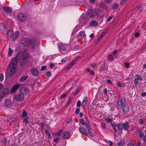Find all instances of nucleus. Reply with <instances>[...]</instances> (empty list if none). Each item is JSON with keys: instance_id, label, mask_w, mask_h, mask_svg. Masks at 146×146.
<instances>
[{"instance_id": "obj_1", "label": "nucleus", "mask_w": 146, "mask_h": 146, "mask_svg": "<svg viewBox=\"0 0 146 146\" xmlns=\"http://www.w3.org/2000/svg\"><path fill=\"white\" fill-rule=\"evenodd\" d=\"M17 57H15L9 64L6 74V76L8 77L11 78L15 74L17 70Z\"/></svg>"}, {"instance_id": "obj_2", "label": "nucleus", "mask_w": 146, "mask_h": 146, "mask_svg": "<svg viewBox=\"0 0 146 146\" xmlns=\"http://www.w3.org/2000/svg\"><path fill=\"white\" fill-rule=\"evenodd\" d=\"M27 53L25 52H24L21 54L20 60V65L22 67L23 66L26 62L28 57Z\"/></svg>"}, {"instance_id": "obj_3", "label": "nucleus", "mask_w": 146, "mask_h": 146, "mask_svg": "<svg viewBox=\"0 0 146 146\" xmlns=\"http://www.w3.org/2000/svg\"><path fill=\"white\" fill-rule=\"evenodd\" d=\"M111 125L113 127V129L116 131H118L119 130L122 131L123 129L122 124H115L114 123H111Z\"/></svg>"}, {"instance_id": "obj_4", "label": "nucleus", "mask_w": 146, "mask_h": 146, "mask_svg": "<svg viewBox=\"0 0 146 146\" xmlns=\"http://www.w3.org/2000/svg\"><path fill=\"white\" fill-rule=\"evenodd\" d=\"M25 96L19 93L15 95L13 98V99L17 102H21L24 100Z\"/></svg>"}, {"instance_id": "obj_5", "label": "nucleus", "mask_w": 146, "mask_h": 146, "mask_svg": "<svg viewBox=\"0 0 146 146\" xmlns=\"http://www.w3.org/2000/svg\"><path fill=\"white\" fill-rule=\"evenodd\" d=\"M80 58V57L78 56L77 58H75L66 67L65 69V71H68L72 68L74 64Z\"/></svg>"}, {"instance_id": "obj_6", "label": "nucleus", "mask_w": 146, "mask_h": 146, "mask_svg": "<svg viewBox=\"0 0 146 146\" xmlns=\"http://www.w3.org/2000/svg\"><path fill=\"white\" fill-rule=\"evenodd\" d=\"M29 92L28 88L27 87L24 86L21 88L19 90V92L25 96L27 95Z\"/></svg>"}, {"instance_id": "obj_7", "label": "nucleus", "mask_w": 146, "mask_h": 146, "mask_svg": "<svg viewBox=\"0 0 146 146\" xmlns=\"http://www.w3.org/2000/svg\"><path fill=\"white\" fill-rule=\"evenodd\" d=\"M26 17V16L24 14L21 13L18 15L17 19L19 22L23 23L25 21Z\"/></svg>"}, {"instance_id": "obj_8", "label": "nucleus", "mask_w": 146, "mask_h": 146, "mask_svg": "<svg viewBox=\"0 0 146 146\" xmlns=\"http://www.w3.org/2000/svg\"><path fill=\"white\" fill-rule=\"evenodd\" d=\"M5 102V106L7 108H10L13 104L12 101L10 98L6 99Z\"/></svg>"}, {"instance_id": "obj_9", "label": "nucleus", "mask_w": 146, "mask_h": 146, "mask_svg": "<svg viewBox=\"0 0 146 146\" xmlns=\"http://www.w3.org/2000/svg\"><path fill=\"white\" fill-rule=\"evenodd\" d=\"M124 99L121 98L120 100L118 101L117 103V106L118 109L121 108L123 105L125 104V100H123Z\"/></svg>"}, {"instance_id": "obj_10", "label": "nucleus", "mask_w": 146, "mask_h": 146, "mask_svg": "<svg viewBox=\"0 0 146 146\" xmlns=\"http://www.w3.org/2000/svg\"><path fill=\"white\" fill-rule=\"evenodd\" d=\"M59 49L61 50L64 52H67L68 51V47L65 44H62L59 46Z\"/></svg>"}, {"instance_id": "obj_11", "label": "nucleus", "mask_w": 146, "mask_h": 146, "mask_svg": "<svg viewBox=\"0 0 146 146\" xmlns=\"http://www.w3.org/2000/svg\"><path fill=\"white\" fill-rule=\"evenodd\" d=\"M32 74L34 76H37L39 75V73L38 70L36 68H32L31 70Z\"/></svg>"}, {"instance_id": "obj_12", "label": "nucleus", "mask_w": 146, "mask_h": 146, "mask_svg": "<svg viewBox=\"0 0 146 146\" xmlns=\"http://www.w3.org/2000/svg\"><path fill=\"white\" fill-rule=\"evenodd\" d=\"M22 42L25 46L28 45L31 43L30 40L28 38H23L22 40Z\"/></svg>"}, {"instance_id": "obj_13", "label": "nucleus", "mask_w": 146, "mask_h": 146, "mask_svg": "<svg viewBox=\"0 0 146 146\" xmlns=\"http://www.w3.org/2000/svg\"><path fill=\"white\" fill-rule=\"evenodd\" d=\"M136 76H137V78H135L134 82L135 85H137L139 83V82L138 81V80H142V77L138 74H136Z\"/></svg>"}, {"instance_id": "obj_14", "label": "nucleus", "mask_w": 146, "mask_h": 146, "mask_svg": "<svg viewBox=\"0 0 146 146\" xmlns=\"http://www.w3.org/2000/svg\"><path fill=\"white\" fill-rule=\"evenodd\" d=\"M129 107L128 105L125 104L124 105L123 108V113L125 114H127L129 111Z\"/></svg>"}, {"instance_id": "obj_15", "label": "nucleus", "mask_w": 146, "mask_h": 146, "mask_svg": "<svg viewBox=\"0 0 146 146\" xmlns=\"http://www.w3.org/2000/svg\"><path fill=\"white\" fill-rule=\"evenodd\" d=\"M62 137L66 139H68L70 136V133L68 131H65L62 133Z\"/></svg>"}, {"instance_id": "obj_16", "label": "nucleus", "mask_w": 146, "mask_h": 146, "mask_svg": "<svg viewBox=\"0 0 146 146\" xmlns=\"http://www.w3.org/2000/svg\"><path fill=\"white\" fill-rule=\"evenodd\" d=\"M79 130L82 134L86 136L88 135V133L84 128L80 127L79 128Z\"/></svg>"}, {"instance_id": "obj_17", "label": "nucleus", "mask_w": 146, "mask_h": 146, "mask_svg": "<svg viewBox=\"0 0 146 146\" xmlns=\"http://www.w3.org/2000/svg\"><path fill=\"white\" fill-rule=\"evenodd\" d=\"M122 129L126 131L129 128V123L127 121H125V123H123L122 124Z\"/></svg>"}, {"instance_id": "obj_18", "label": "nucleus", "mask_w": 146, "mask_h": 146, "mask_svg": "<svg viewBox=\"0 0 146 146\" xmlns=\"http://www.w3.org/2000/svg\"><path fill=\"white\" fill-rule=\"evenodd\" d=\"M19 87L20 85L19 84L14 85L13 87L11 90V92L14 93L15 92Z\"/></svg>"}, {"instance_id": "obj_19", "label": "nucleus", "mask_w": 146, "mask_h": 146, "mask_svg": "<svg viewBox=\"0 0 146 146\" xmlns=\"http://www.w3.org/2000/svg\"><path fill=\"white\" fill-rule=\"evenodd\" d=\"M19 32L18 31L16 32L13 35V37L11 38V40L12 41H14L16 38H17L19 35Z\"/></svg>"}, {"instance_id": "obj_20", "label": "nucleus", "mask_w": 146, "mask_h": 146, "mask_svg": "<svg viewBox=\"0 0 146 146\" xmlns=\"http://www.w3.org/2000/svg\"><path fill=\"white\" fill-rule=\"evenodd\" d=\"M3 9L5 11L9 13H11L12 11V9L9 7H3Z\"/></svg>"}, {"instance_id": "obj_21", "label": "nucleus", "mask_w": 146, "mask_h": 146, "mask_svg": "<svg viewBox=\"0 0 146 146\" xmlns=\"http://www.w3.org/2000/svg\"><path fill=\"white\" fill-rule=\"evenodd\" d=\"M13 32L11 30H10L8 31L7 33V36L8 37V38L11 37L13 35Z\"/></svg>"}, {"instance_id": "obj_22", "label": "nucleus", "mask_w": 146, "mask_h": 146, "mask_svg": "<svg viewBox=\"0 0 146 146\" xmlns=\"http://www.w3.org/2000/svg\"><path fill=\"white\" fill-rule=\"evenodd\" d=\"M88 13L89 15H90L91 17H93L95 16L94 12L92 10H89L88 11Z\"/></svg>"}, {"instance_id": "obj_23", "label": "nucleus", "mask_w": 146, "mask_h": 146, "mask_svg": "<svg viewBox=\"0 0 146 146\" xmlns=\"http://www.w3.org/2000/svg\"><path fill=\"white\" fill-rule=\"evenodd\" d=\"M88 98L87 96L85 97L82 103V105L84 106H86L88 102Z\"/></svg>"}, {"instance_id": "obj_24", "label": "nucleus", "mask_w": 146, "mask_h": 146, "mask_svg": "<svg viewBox=\"0 0 146 146\" xmlns=\"http://www.w3.org/2000/svg\"><path fill=\"white\" fill-rule=\"evenodd\" d=\"M6 28V25L3 23H0V29L1 30H4Z\"/></svg>"}, {"instance_id": "obj_25", "label": "nucleus", "mask_w": 146, "mask_h": 146, "mask_svg": "<svg viewBox=\"0 0 146 146\" xmlns=\"http://www.w3.org/2000/svg\"><path fill=\"white\" fill-rule=\"evenodd\" d=\"M97 22L95 20H92L90 22V25L91 26H95L97 25Z\"/></svg>"}, {"instance_id": "obj_26", "label": "nucleus", "mask_w": 146, "mask_h": 146, "mask_svg": "<svg viewBox=\"0 0 146 146\" xmlns=\"http://www.w3.org/2000/svg\"><path fill=\"white\" fill-rule=\"evenodd\" d=\"M63 130L62 129L59 130L57 132L54 133V135L57 136H60L61 133L63 132Z\"/></svg>"}, {"instance_id": "obj_27", "label": "nucleus", "mask_w": 146, "mask_h": 146, "mask_svg": "<svg viewBox=\"0 0 146 146\" xmlns=\"http://www.w3.org/2000/svg\"><path fill=\"white\" fill-rule=\"evenodd\" d=\"M25 119H23V122L25 123L26 124H28L29 123L28 119L29 117H25L24 118Z\"/></svg>"}, {"instance_id": "obj_28", "label": "nucleus", "mask_w": 146, "mask_h": 146, "mask_svg": "<svg viewBox=\"0 0 146 146\" xmlns=\"http://www.w3.org/2000/svg\"><path fill=\"white\" fill-rule=\"evenodd\" d=\"M28 113L26 111H23L22 112V117L23 118H25L27 116Z\"/></svg>"}, {"instance_id": "obj_29", "label": "nucleus", "mask_w": 146, "mask_h": 146, "mask_svg": "<svg viewBox=\"0 0 146 146\" xmlns=\"http://www.w3.org/2000/svg\"><path fill=\"white\" fill-rule=\"evenodd\" d=\"M28 77L27 76H23L20 79V82H23L26 80L27 78Z\"/></svg>"}, {"instance_id": "obj_30", "label": "nucleus", "mask_w": 146, "mask_h": 146, "mask_svg": "<svg viewBox=\"0 0 146 146\" xmlns=\"http://www.w3.org/2000/svg\"><path fill=\"white\" fill-rule=\"evenodd\" d=\"M100 7L104 9H106L107 8V7L104 3H102L100 5Z\"/></svg>"}, {"instance_id": "obj_31", "label": "nucleus", "mask_w": 146, "mask_h": 146, "mask_svg": "<svg viewBox=\"0 0 146 146\" xmlns=\"http://www.w3.org/2000/svg\"><path fill=\"white\" fill-rule=\"evenodd\" d=\"M45 132L48 135V138L51 139V136L50 132L47 130H45Z\"/></svg>"}, {"instance_id": "obj_32", "label": "nucleus", "mask_w": 146, "mask_h": 146, "mask_svg": "<svg viewBox=\"0 0 146 146\" xmlns=\"http://www.w3.org/2000/svg\"><path fill=\"white\" fill-rule=\"evenodd\" d=\"M13 52V50L11 48H9V52L8 56L9 57L11 56Z\"/></svg>"}, {"instance_id": "obj_33", "label": "nucleus", "mask_w": 146, "mask_h": 146, "mask_svg": "<svg viewBox=\"0 0 146 146\" xmlns=\"http://www.w3.org/2000/svg\"><path fill=\"white\" fill-rule=\"evenodd\" d=\"M124 144L125 142L123 140H121L117 145L118 146H121L124 145Z\"/></svg>"}, {"instance_id": "obj_34", "label": "nucleus", "mask_w": 146, "mask_h": 146, "mask_svg": "<svg viewBox=\"0 0 146 146\" xmlns=\"http://www.w3.org/2000/svg\"><path fill=\"white\" fill-rule=\"evenodd\" d=\"M136 8L137 11H139V12H140L142 9V7L140 5L137 6Z\"/></svg>"}, {"instance_id": "obj_35", "label": "nucleus", "mask_w": 146, "mask_h": 146, "mask_svg": "<svg viewBox=\"0 0 146 146\" xmlns=\"http://www.w3.org/2000/svg\"><path fill=\"white\" fill-rule=\"evenodd\" d=\"M139 137L140 139H141L142 138L144 135V133L143 131H141L139 132Z\"/></svg>"}, {"instance_id": "obj_36", "label": "nucleus", "mask_w": 146, "mask_h": 146, "mask_svg": "<svg viewBox=\"0 0 146 146\" xmlns=\"http://www.w3.org/2000/svg\"><path fill=\"white\" fill-rule=\"evenodd\" d=\"M81 88L78 87L76 89V92L73 94V95H75L77 94L79 91L81 90Z\"/></svg>"}, {"instance_id": "obj_37", "label": "nucleus", "mask_w": 146, "mask_h": 146, "mask_svg": "<svg viewBox=\"0 0 146 146\" xmlns=\"http://www.w3.org/2000/svg\"><path fill=\"white\" fill-rule=\"evenodd\" d=\"M106 34V32H103L99 36V37L100 38H101V39Z\"/></svg>"}, {"instance_id": "obj_38", "label": "nucleus", "mask_w": 146, "mask_h": 146, "mask_svg": "<svg viewBox=\"0 0 146 146\" xmlns=\"http://www.w3.org/2000/svg\"><path fill=\"white\" fill-rule=\"evenodd\" d=\"M106 62L104 61H102L100 63V66L102 68H104L105 66Z\"/></svg>"}, {"instance_id": "obj_39", "label": "nucleus", "mask_w": 146, "mask_h": 146, "mask_svg": "<svg viewBox=\"0 0 146 146\" xmlns=\"http://www.w3.org/2000/svg\"><path fill=\"white\" fill-rule=\"evenodd\" d=\"M3 142L4 145H6V143L7 141V138L6 137H4L3 139Z\"/></svg>"}, {"instance_id": "obj_40", "label": "nucleus", "mask_w": 146, "mask_h": 146, "mask_svg": "<svg viewBox=\"0 0 146 146\" xmlns=\"http://www.w3.org/2000/svg\"><path fill=\"white\" fill-rule=\"evenodd\" d=\"M90 130H88V134L91 137H93L94 136V134Z\"/></svg>"}, {"instance_id": "obj_41", "label": "nucleus", "mask_w": 146, "mask_h": 146, "mask_svg": "<svg viewBox=\"0 0 146 146\" xmlns=\"http://www.w3.org/2000/svg\"><path fill=\"white\" fill-rule=\"evenodd\" d=\"M113 15H110L107 19L106 22H110L111 20L113 18Z\"/></svg>"}, {"instance_id": "obj_42", "label": "nucleus", "mask_w": 146, "mask_h": 146, "mask_svg": "<svg viewBox=\"0 0 146 146\" xmlns=\"http://www.w3.org/2000/svg\"><path fill=\"white\" fill-rule=\"evenodd\" d=\"M105 121H108L110 122H111L113 121V119H112L108 118H106L105 119Z\"/></svg>"}, {"instance_id": "obj_43", "label": "nucleus", "mask_w": 146, "mask_h": 146, "mask_svg": "<svg viewBox=\"0 0 146 146\" xmlns=\"http://www.w3.org/2000/svg\"><path fill=\"white\" fill-rule=\"evenodd\" d=\"M79 121L82 124V125H85V121L83 119L81 118L80 119Z\"/></svg>"}, {"instance_id": "obj_44", "label": "nucleus", "mask_w": 146, "mask_h": 146, "mask_svg": "<svg viewBox=\"0 0 146 146\" xmlns=\"http://www.w3.org/2000/svg\"><path fill=\"white\" fill-rule=\"evenodd\" d=\"M85 125L86 127V128L89 130H91V128L90 127V124L89 123H85Z\"/></svg>"}, {"instance_id": "obj_45", "label": "nucleus", "mask_w": 146, "mask_h": 146, "mask_svg": "<svg viewBox=\"0 0 146 146\" xmlns=\"http://www.w3.org/2000/svg\"><path fill=\"white\" fill-rule=\"evenodd\" d=\"M95 13L96 16H99L100 13L99 10H96L95 11Z\"/></svg>"}, {"instance_id": "obj_46", "label": "nucleus", "mask_w": 146, "mask_h": 146, "mask_svg": "<svg viewBox=\"0 0 146 146\" xmlns=\"http://www.w3.org/2000/svg\"><path fill=\"white\" fill-rule=\"evenodd\" d=\"M118 7V5L117 3H116L113 5V10L116 9Z\"/></svg>"}, {"instance_id": "obj_47", "label": "nucleus", "mask_w": 146, "mask_h": 146, "mask_svg": "<svg viewBox=\"0 0 146 146\" xmlns=\"http://www.w3.org/2000/svg\"><path fill=\"white\" fill-rule=\"evenodd\" d=\"M108 58L110 61H112L113 60V56L112 55H110L108 56Z\"/></svg>"}, {"instance_id": "obj_48", "label": "nucleus", "mask_w": 146, "mask_h": 146, "mask_svg": "<svg viewBox=\"0 0 146 146\" xmlns=\"http://www.w3.org/2000/svg\"><path fill=\"white\" fill-rule=\"evenodd\" d=\"M125 67L126 68H129L130 66V64L129 62H126L125 63Z\"/></svg>"}, {"instance_id": "obj_49", "label": "nucleus", "mask_w": 146, "mask_h": 146, "mask_svg": "<svg viewBox=\"0 0 146 146\" xmlns=\"http://www.w3.org/2000/svg\"><path fill=\"white\" fill-rule=\"evenodd\" d=\"M101 127L102 129H104L106 127V125L104 123H101Z\"/></svg>"}, {"instance_id": "obj_50", "label": "nucleus", "mask_w": 146, "mask_h": 146, "mask_svg": "<svg viewBox=\"0 0 146 146\" xmlns=\"http://www.w3.org/2000/svg\"><path fill=\"white\" fill-rule=\"evenodd\" d=\"M80 35L82 36H86L85 33L83 31H81L80 33Z\"/></svg>"}, {"instance_id": "obj_51", "label": "nucleus", "mask_w": 146, "mask_h": 146, "mask_svg": "<svg viewBox=\"0 0 146 146\" xmlns=\"http://www.w3.org/2000/svg\"><path fill=\"white\" fill-rule=\"evenodd\" d=\"M3 75L2 74H0V81H2L3 80Z\"/></svg>"}, {"instance_id": "obj_52", "label": "nucleus", "mask_w": 146, "mask_h": 146, "mask_svg": "<svg viewBox=\"0 0 146 146\" xmlns=\"http://www.w3.org/2000/svg\"><path fill=\"white\" fill-rule=\"evenodd\" d=\"M117 85V87H122V84L120 82H118Z\"/></svg>"}, {"instance_id": "obj_53", "label": "nucleus", "mask_w": 146, "mask_h": 146, "mask_svg": "<svg viewBox=\"0 0 146 146\" xmlns=\"http://www.w3.org/2000/svg\"><path fill=\"white\" fill-rule=\"evenodd\" d=\"M46 74L48 77L50 76H51V73L50 71H48L46 72Z\"/></svg>"}, {"instance_id": "obj_54", "label": "nucleus", "mask_w": 146, "mask_h": 146, "mask_svg": "<svg viewBox=\"0 0 146 146\" xmlns=\"http://www.w3.org/2000/svg\"><path fill=\"white\" fill-rule=\"evenodd\" d=\"M54 66L53 63H51L50 64V68H53L54 67Z\"/></svg>"}, {"instance_id": "obj_55", "label": "nucleus", "mask_w": 146, "mask_h": 146, "mask_svg": "<svg viewBox=\"0 0 146 146\" xmlns=\"http://www.w3.org/2000/svg\"><path fill=\"white\" fill-rule=\"evenodd\" d=\"M138 122L139 124H142L144 123V121L141 119L139 120Z\"/></svg>"}, {"instance_id": "obj_56", "label": "nucleus", "mask_w": 146, "mask_h": 146, "mask_svg": "<svg viewBox=\"0 0 146 146\" xmlns=\"http://www.w3.org/2000/svg\"><path fill=\"white\" fill-rule=\"evenodd\" d=\"M66 94H62L61 95V97H60V99H61L64 97H66Z\"/></svg>"}, {"instance_id": "obj_57", "label": "nucleus", "mask_w": 146, "mask_h": 146, "mask_svg": "<svg viewBox=\"0 0 146 146\" xmlns=\"http://www.w3.org/2000/svg\"><path fill=\"white\" fill-rule=\"evenodd\" d=\"M80 112V109L79 108H77L76 109V114H78Z\"/></svg>"}, {"instance_id": "obj_58", "label": "nucleus", "mask_w": 146, "mask_h": 146, "mask_svg": "<svg viewBox=\"0 0 146 146\" xmlns=\"http://www.w3.org/2000/svg\"><path fill=\"white\" fill-rule=\"evenodd\" d=\"M46 68V67L45 66H42L41 68V71H43Z\"/></svg>"}, {"instance_id": "obj_59", "label": "nucleus", "mask_w": 146, "mask_h": 146, "mask_svg": "<svg viewBox=\"0 0 146 146\" xmlns=\"http://www.w3.org/2000/svg\"><path fill=\"white\" fill-rule=\"evenodd\" d=\"M77 106L78 107H80L81 106V102L80 101H78L77 102Z\"/></svg>"}, {"instance_id": "obj_60", "label": "nucleus", "mask_w": 146, "mask_h": 146, "mask_svg": "<svg viewBox=\"0 0 146 146\" xmlns=\"http://www.w3.org/2000/svg\"><path fill=\"white\" fill-rule=\"evenodd\" d=\"M103 91L104 92V94H105L106 95H107V90L106 89V88H105L104 89V90H103Z\"/></svg>"}, {"instance_id": "obj_61", "label": "nucleus", "mask_w": 146, "mask_h": 146, "mask_svg": "<svg viewBox=\"0 0 146 146\" xmlns=\"http://www.w3.org/2000/svg\"><path fill=\"white\" fill-rule=\"evenodd\" d=\"M135 144V143H131L130 142H129L128 144V146H133Z\"/></svg>"}, {"instance_id": "obj_62", "label": "nucleus", "mask_w": 146, "mask_h": 146, "mask_svg": "<svg viewBox=\"0 0 146 146\" xmlns=\"http://www.w3.org/2000/svg\"><path fill=\"white\" fill-rule=\"evenodd\" d=\"M117 50H115L113 52V55L116 56L117 53Z\"/></svg>"}, {"instance_id": "obj_63", "label": "nucleus", "mask_w": 146, "mask_h": 146, "mask_svg": "<svg viewBox=\"0 0 146 146\" xmlns=\"http://www.w3.org/2000/svg\"><path fill=\"white\" fill-rule=\"evenodd\" d=\"M141 96L142 97H144L146 96V93L145 92H143L141 93Z\"/></svg>"}, {"instance_id": "obj_64", "label": "nucleus", "mask_w": 146, "mask_h": 146, "mask_svg": "<svg viewBox=\"0 0 146 146\" xmlns=\"http://www.w3.org/2000/svg\"><path fill=\"white\" fill-rule=\"evenodd\" d=\"M71 100L70 99H69L68 102L67 103V104L66 106H67L68 105H69L70 104V103L71 102Z\"/></svg>"}]
</instances>
